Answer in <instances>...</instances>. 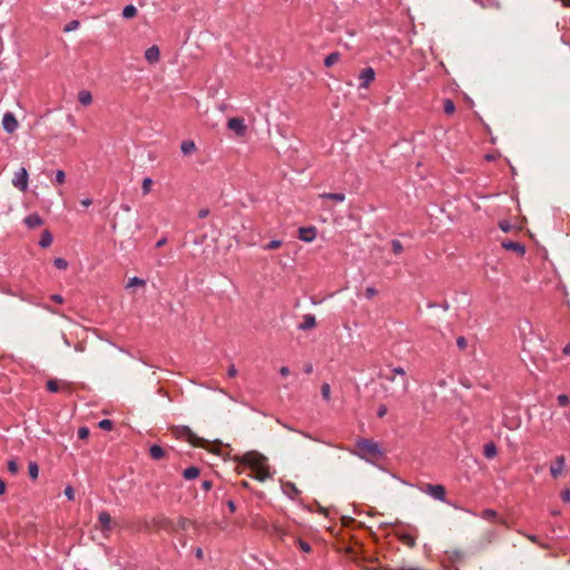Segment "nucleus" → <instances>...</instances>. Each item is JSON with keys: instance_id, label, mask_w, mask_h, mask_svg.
Wrapping results in <instances>:
<instances>
[{"instance_id": "nucleus-1", "label": "nucleus", "mask_w": 570, "mask_h": 570, "mask_svg": "<svg viewBox=\"0 0 570 570\" xmlns=\"http://www.w3.org/2000/svg\"><path fill=\"white\" fill-rule=\"evenodd\" d=\"M357 451L353 452L361 459L367 460V455L380 459L384 455L382 446L370 439H360L356 441Z\"/></svg>"}, {"instance_id": "nucleus-2", "label": "nucleus", "mask_w": 570, "mask_h": 570, "mask_svg": "<svg viewBox=\"0 0 570 570\" xmlns=\"http://www.w3.org/2000/svg\"><path fill=\"white\" fill-rule=\"evenodd\" d=\"M391 373L394 375H399L400 380L396 382L397 387L393 389L389 393V396H391L392 399H395V400H400L407 393L409 387H410V382L406 376L405 370L401 366L393 367Z\"/></svg>"}, {"instance_id": "nucleus-3", "label": "nucleus", "mask_w": 570, "mask_h": 570, "mask_svg": "<svg viewBox=\"0 0 570 570\" xmlns=\"http://www.w3.org/2000/svg\"><path fill=\"white\" fill-rule=\"evenodd\" d=\"M421 491L436 501L446 503L453 507L454 509H460L455 503H452L446 500V491L442 484L426 483L421 488Z\"/></svg>"}, {"instance_id": "nucleus-4", "label": "nucleus", "mask_w": 570, "mask_h": 570, "mask_svg": "<svg viewBox=\"0 0 570 570\" xmlns=\"http://www.w3.org/2000/svg\"><path fill=\"white\" fill-rule=\"evenodd\" d=\"M242 462L253 470L267 465V458L258 452H247L244 454Z\"/></svg>"}, {"instance_id": "nucleus-5", "label": "nucleus", "mask_w": 570, "mask_h": 570, "mask_svg": "<svg viewBox=\"0 0 570 570\" xmlns=\"http://www.w3.org/2000/svg\"><path fill=\"white\" fill-rule=\"evenodd\" d=\"M28 180V170L24 167H21L18 171L14 173V176L12 178V185L20 191H27L29 186Z\"/></svg>"}, {"instance_id": "nucleus-6", "label": "nucleus", "mask_w": 570, "mask_h": 570, "mask_svg": "<svg viewBox=\"0 0 570 570\" xmlns=\"http://www.w3.org/2000/svg\"><path fill=\"white\" fill-rule=\"evenodd\" d=\"M176 436L184 439L194 445H198L197 435L190 430L189 426L183 425L175 429Z\"/></svg>"}, {"instance_id": "nucleus-7", "label": "nucleus", "mask_w": 570, "mask_h": 570, "mask_svg": "<svg viewBox=\"0 0 570 570\" xmlns=\"http://www.w3.org/2000/svg\"><path fill=\"white\" fill-rule=\"evenodd\" d=\"M227 127L234 131L238 137H243L246 134L247 127L243 118L234 117L227 121Z\"/></svg>"}, {"instance_id": "nucleus-8", "label": "nucleus", "mask_w": 570, "mask_h": 570, "mask_svg": "<svg viewBox=\"0 0 570 570\" xmlns=\"http://www.w3.org/2000/svg\"><path fill=\"white\" fill-rule=\"evenodd\" d=\"M18 120L13 112L7 111L2 118L3 130L8 134H12L18 129Z\"/></svg>"}, {"instance_id": "nucleus-9", "label": "nucleus", "mask_w": 570, "mask_h": 570, "mask_svg": "<svg viewBox=\"0 0 570 570\" xmlns=\"http://www.w3.org/2000/svg\"><path fill=\"white\" fill-rule=\"evenodd\" d=\"M566 468V458L563 455H558L552 464L550 465V474L553 479H558L562 475Z\"/></svg>"}, {"instance_id": "nucleus-10", "label": "nucleus", "mask_w": 570, "mask_h": 570, "mask_svg": "<svg viewBox=\"0 0 570 570\" xmlns=\"http://www.w3.org/2000/svg\"><path fill=\"white\" fill-rule=\"evenodd\" d=\"M360 88H367L375 78V70L372 67L363 68L360 72Z\"/></svg>"}, {"instance_id": "nucleus-11", "label": "nucleus", "mask_w": 570, "mask_h": 570, "mask_svg": "<svg viewBox=\"0 0 570 570\" xmlns=\"http://www.w3.org/2000/svg\"><path fill=\"white\" fill-rule=\"evenodd\" d=\"M163 524L161 527L168 531H173V532H177L178 529L180 530H186L187 525H188V520L184 517H180L178 519V523L177 525H175L170 520L168 519H164L163 521Z\"/></svg>"}, {"instance_id": "nucleus-12", "label": "nucleus", "mask_w": 570, "mask_h": 570, "mask_svg": "<svg viewBox=\"0 0 570 570\" xmlns=\"http://www.w3.org/2000/svg\"><path fill=\"white\" fill-rule=\"evenodd\" d=\"M298 238L302 242H305V243L313 242L316 238V228L313 227V226H311V227H301L298 229Z\"/></svg>"}, {"instance_id": "nucleus-13", "label": "nucleus", "mask_w": 570, "mask_h": 570, "mask_svg": "<svg viewBox=\"0 0 570 570\" xmlns=\"http://www.w3.org/2000/svg\"><path fill=\"white\" fill-rule=\"evenodd\" d=\"M282 489L283 493L291 500H295L301 494V490L296 487V484L289 481L285 482L282 485Z\"/></svg>"}, {"instance_id": "nucleus-14", "label": "nucleus", "mask_w": 570, "mask_h": 570, "mask_svg": "<svg viewBox=\"0 0 570 570\" xmlns=\"http://www.w3.org/2000/svg\"><path fill=\"white\" fill-rule=\"evenodd\" d=\"M23 223L26 224V226L28 228L32 229V228H37V227L41 226L43 224V220H42V218L40 217L39 214L32 213V214H29L23 219Z\"/></svg>"}, {"instance_id": "nucleus-15", "label": "nucleus", "mask_w": 570, "mask_h": 570, "mask_svg": "<svg viewBox=\"0 0 570 570\" xmlns=\"http://www.w3.org/2000/svg\"><path fill=\"white\" fill-rule=\"evenodd\" d=\"M316 325V317L313 314H305L303 316V322L298 324L297 328L299 331H308Z\"/></svg>"}, {"instance_id": "nucleus-16", "label": "nucleus", "mask_w": 570, "mask_h": 570, "mask_svg": "<svg viewBox=\"0 0 570 570\" xmlns=\"http://www.w3.org/2000/svg\"><path fill=\"white\" fill-rule=\"evenodd\" d=\"M160 51L157 46H151L145 51V59L149 63H156L159 61Z\"/></svg>"}, {"instance_id": "nucleus-17", "label": "nucleus", "mask_w": 570, "mask_h": 570, "mask_svg": "<svg viewBox=\"0 0 570 570\" xmlns=\"http://www.w3.org/2000/svg\"><path fill=\"white\" fill-rule=\"evenodd\" d=\"M502 247L508 250H514L521 256L524 255V253H525L524 245H522L521 243H518V242H512V240L503 242Z\"/></svg>"}, {"instance_id": "nucleus-18", "label": "nucleus", "mask_w": 570, "mask_h": 570, "mask_svg": "<svg viewBox=\"0 0 570 570\" xmlns=\"http://www.w3.org/2000/svg\"><path fill=\"white\" fill-rule=\"evenodd\" d=\"M98 521L101 524L102 531H110L111 529V518L107 511H100L98 514Z\"/></svg>"}, {"instance_id": "nucleus-19", "label": "nucleus", "mask_w": 570, "mask_h": 570, "mask_svg": "<svg viewBox=\"0 0 570 570\" xmlns=\"http://www.w3.org/2000/svg\"><path fill=\"white\" fill-rule=\"evenodd\" d=\"M272 476L271 472H269V466L268 464L265 465L264 468H259V469H255V475H254V479L259 481V482H264L266 481L267 479H269Z\"/></svg>"}, {"instance_id": "nucleus-20", "label": "nucleus", "mask_w": 570, "mask_h": 570, "mask_svg": "<svg viewBox=\"0 0 570 570\" xmlns=\"http://www.w3.org/2000/svg\"><path fill=\"white\" fill-rule=\"evenodd\" d=\"M497 454H498V449L493 442H489L483 446V455L487 459H493Z\"/></svg>"}, {"instance_id": "nucleus-21", "label": "nucleus", "mask_w": 570, "mask_h": 570, "mask_svg": "<svg viewBox=\"0 0 570 570\" xmlns=\"http://www.w3.org/2000/svg\"><path fill=\"white\" fill-rule=\"evenodd\" d=\"M180 150L184 155H191L196 151V145L193 140H184L180 144Z\"/></svg>"}, {"instance_id": "nucleus-22", "label": "nucleus", "mask_w": 570, "mask_h": 570, "mask_svg": "<svg viewBox=\"0 0 570 570\" xmlns=\"http://www.w3.org/2000/svg\"><path fill=\"white\" fill-rule=\"evenodd\" d=\"M149 454L154 460H160L165 456V451L160 445L153 444L149 448Z\"/></svg>"}, {"instance_id": "nucleus-23", "label": "nucleus", "mask_w": 570, "mask_h": 570, "mask_svg": "<svg viewBox=\"0 0 570 570\" xmlns=\"http://www.w3.org/2000/svg\"><path fill=\"white\" fill-rule=\"evenodd\" d=\"M53 237L49 230H45L39 239V246L42 248L49 247L52 244Z\"/></svg>"}, {"instance_id": "nucleus-24", "label": "nucleus", "mask_w": 570, "mask_h": 570, "mask_svg": "<svg viewBox=\"0 0 570 570\" xmlns=\"http://www.w3.org/2000/svg\"><path fill=\"white\" fill-rule=\"evenodd\" d=\"M320 197L323 199L335 200L337 203H343L345 200L344 193H323L320 195Z\"/></svg>"}, {"instance_id": "nucleus-25", "label": "nucleus", "mask_w": 570, "mask_h": 570, "mask_svg": "<svg viewBox=\"0 0 570 570\" xmlns=\"http://www.w3.org/2000/svg\"><path fill=\"white\" fill-rule=\"evenodd\" d=\"M200 471L197 466H188L183 471V476L186 480H194L199 475Z\"/></svg>"}, {"instance_id": "nucleus-26", "label": "nucleus", "mask_w": 570, "mask_h": 570, "mask_svg": "<svg viewBox=\"0 0 570 570\" xmlns=\"http://www.w3.org/2000/svg\"><path fill=\"white\" fill-rule=\"evenodd\" d=\"M558 423L562 430L568 431L570 425V411H564L562 416L558 419Z\"/></svg>"}, {"instance_id": "nucleus-27", "label": "nucleus", "mask_w": 570, "mask_h": 570, "mask_svg": "<svg viewBox=\"0 0 570 570\" xmlns=\"http://www.w3.org/2000/svg\"><path fill=\"white\" fill-rule=\"evenodd\" d=\"M79 102L83 106H88L92 101V96L88 90H81L78 95Z\"/></svg>"}, {"instance_id": "nucleus-28", "label": "nucleus", "mask_w": 570, "mask_h": 570, "mask_svg": "<svg viewBox=\"0 0 570 570\" xmlns=\"http://www.w3.org/2000/svg\"><path fill=\"white\" fill-rule=\"evenodd\" d=\"M137 14V9L134 4H127L124 7L121 16L125 19H131Z\"/></svg>"}, {"instance_id": "nucleus-29", "label": "nucleus", "mask_w": 570, "mask_h": 570, "mask_svg": "<svg viewBox=\"0 0 570 570\" xmlns=\"http://www.w3.org/2000/svg\"><path fill=\"white\" fill-rule=\"evenodd\" d=\"M28 474L31 480H36L39 475V465L37 462L31 461L28 464Z\"/></svg>"}, {"instance_id": "nucleus-30", "label": "nucleus", "mask_w": 570, "mask_h": 570, "mask_svg": "<svg viewBox=\"0 0 570 570\" xmlns=\"http://www.w3.org/2000/svg\"><path fill=\"white\" fill-rule=\"evenodd\" d=\"M340 57L341 55L337 51L330 53L324 60L325 67L334 66L340 60Z\"/></svg>"}, {"instance_id": "nucleus-31", "label": "nucleus", "mask_w": 570, "mask_h": 570, "mask_svg": "<svg viewBox=\"0 0 570 570\" xmlns=\"http://www.w3.org/2000/svg\"><path fill=\"white\" fill-rule=\"evenodd\" d=\"M518 532L522 535H524L525 538H528L531 542L535 543V544H539L541 548L543 549H547L548 548V544L543 543L540 541L539 537L535 535V534H530V533H525L523 532L522 530H518Z\"/></svg>"}, {"instance_id": "nucleus-32", "label": "nucleus", "mask_w": 570, "mask_h": 570, "mask_svg": "<svg viewBox=\"0 0 570 570\" xmlns=\"http://www.w3.org/2000/svg\"><path fill=\"white\" fill-rule=\"evenodd\" d=\"M65 180H66L65 171L62 169L56 170L52 183H55L56 185H62L65 183Z\"/></svg>"}, {"instance_id": "nucleus-33", "label": "nucleus", "mask_w": 570, "mask_h": 570, "mask_svg": "<svg viewBox=\"0 0 570 570\" xmlns=\"http://www.w3.org/2000/svg\"><path fill=\"white\" fill-rule=\"evenodd\" d=\"M321 394L324 401L328 402L331 400V386L328 383L321 385Z\"/></svg>"}, {"instance_id": "nucleus-34", "label": "nucleus", "mask_w": 570, "mask_h": 570, "mask_svg": "<svg viewBox=\"0 0 570 570\" xmlns=\"http://www.w3.org/2000/svg\"><path fill=\"white\" fill-rule=\"evenodd\" d=\"M474 1L483 8H498L499 7L498 0H474Z\"/></svg>"}, {"instance_id": "nucleus-35", "label": "nucleus", "mask_w": 570, "mask_h": 570, "mask_svg": "<svg viewBox=\"0 0 570 570\" xmlns=\"http://www.w3.org/2000/svg\"><path fill=\"white\" fill-rule=\"evenodd\" d=\"M400 539H401V541H402L404 544H406V546H409V547H411V548L415 547V544H416L414 537H412V535H411V534H409V533H404V534H402V535L400 537Z\"/></svg>"}, {"instance_id": "nucleus-36", "label": "nucleus", "mask_w": 570, "mask_h": 570, "mask_svg": "<svg viewBox=\"0 0 570 570\" xmlns=\"http://www.w3.org/2000/svg\"><path fill=\"white\" fill-rule=\"evenodd\" d=\"M46 387L49 392L51 393H56L59 391V384H58V381L55 380V379H50L47 381L46 383Z\"/></svg>"}, {"instance_id": "nucleus-37", "label": "nucleus", "mask_w": 570, "mask_h": 570, "mask_svg": "<svg viewBox=\"0 0 570 570\" xmlns=\"http://www.w3.org/2000/svg\"><path fill=\"white\" fill-rule=\"evenodd\" d=\"M443 108H444V112L446 115H452L455 111V105H454V102L451 99H445L444 100Z\"/></svg>"}, {"instance_id": "nucleus-38", "label": "nucleus", "mask_w": 570, "mask_h": 570, "mask_svg": "<svg viewBox=\"0 0 570 570\" xmlns=\"http://www.w3.org/2000/svg\"><path fill=\"white\" fill-rule=\"evenodd\" d=\"M98 426L101 429V430H105V431H111L112 428H114V422L109 419H104L101 420L99 423H98Z\"/></svg>"}, {"instance_id": "nucleus-39", "label": "nucleus", "mask_w": 570, "mask_h": 570, "mask_svg": "<svg viewBox=\"0 0 570 570\" xmlns=\"http://www.w3.org/2000/svg\"><path fill=\"white\" fill-rule=\"evenodd\" d=\"M391 246H392V252L396 255L401 254L403 250V245L399 239H392Z\"/></svg>"}, {"instance_id": "nucleus-40", "label": "nucleus", "mask_w": 570, "mask_h": 570, "mask_svg": "<svg viewBox=\"0 0 570 570\" xmlns=\"http://www.w3.org/2000/svg\"><path fill=\"white\" fill-rule=\"evenodd\" d=\"M153 185V179L150 177H145L142 180L141 189L142 194H148L150 191V187Z\"/></svg>"}, {"instance_id": "nucleus-41", "label": "nucleus", "mask_w": 570, "mask_h": 570, "mask_svg": "<svg viewBox=\"0 0 570 570\" xmlns=\"http://www.w3.org/2000/svg\"><path fill=\"white\" fill-rule=\"evenodd\" d=\"M282 244H283V240H281V239H273V240H271L269 243H267L266 245H264V249H266V250L276 249V248H278Z\"/></svg>"}, {"instance_id": "nucleus-42", "label": "nucleus", "mask_w": 570, "mask_h": 570, "mask_svg": "<svg viewBox=\"0 0 570 570\" xmlns=\"http://www.w3.org/2000/svg\"><path fill=\"white\" fill-rule=\"evenodd\" d=\"M8 471L11 474H17L19 471V466L16 459H11L8 461Z\"/></svg>"}, {"instance_id": "nucleus-43", "label": "nucleus", "mask_w": 570, "mask_h": 570, "mask_svg": "<svg viewBox=\"0 0 570 570\" xmlns=\"http://www.w3.org/2000/svg\"><path fill=\"white\" fill-rule=\"evenodd\" d=\"M53 265L58 268V269H66L67 266H68V262L62 258V257H57L55 258L53 261Z\"/></svg>"}, {"instance_id": "nucleus-44", "label": "nucleus", "mask_w": 570, "mask_h": 570, "mask_svg": "<svg viewBox=\"0 0 570 570\" xmlns=\"http://www.w3.org/2000/svg\"><path fill=\"white\" fill-rule=\"evenodd\" d=\"M79 24H80V23H79V21H78V20H71L70 22H68V23L65 26L63 31H65V32H71V31H73V30L78 29Z\"/></svg>"}, {"instance_id": "nucleus-45", "label": "nucleus", "mask_w": 570, "mask_h": 570, "mask_svg": "<svg viewBox=\"0 0 570 570\" xmlns=\"http://www.w3.org/2000/svg\"><path fill=\"white\" fill-rule=\"evenodd\" d=\"M497 515H498V513L493 509H485L481 513V518H483V519H494V518H497Z\"/></svg>"}, {"instance_id": "nucleus-46", "label": "nucleus", "mask_w": 570, "mask_h": 570, "mask_svg": "<svg viewBox=\"0 0 570 570\" xmlns=\"http://www.w3.org/2000/svg\"><path fill=\"white\" fill-rule=\"evenodd\" d=\"M145 281L142 278H139L137 276H134L131 277L129 281H128V284H127V287H134V286H138V285H145Z\"/></svg>"}, {"instance_id": "nucleus-47", "label": "nucleus", "mask_w": 570, "mask_h": 570, "mask_svg": "<svg viewBox=\"0 0 570 570\" xmlns=\"http://www.w3.org/2000/svg\"><path fill=\"white\" fill-rule=\"evenodd\" d=\"M89 429L87 426H81L78 429L77 435L80 440H85L89 436Z\"/></svg>"}, {"instance_id": "nucleus-48", "label": "nucleus", "mask_w": 570, "mask_h": 570, "mask_svg": "<svg viewBox=\"0 0 570 570\" xmlns=\"http://www.w3.org/2000/svg\"><path fill=\"white\" fill-rule=\"evenodd\" d=\"M557 400L560 406H567L570 402V399L567 394H559Z\"/></svg>"}, {"instance_id": "nucleus-49", "label": "nucleus", "mask_w": 570, "mask_h": 570, "mask_svg": "<svg viewBox=\"0 0 570 570\" xmlns=\"http://www.w3.org/2000/svg\"><path fill=\"white\" fill-rule=\"evenodd\" d=\"M376 294H377V291L374 287L368 286L365 288L364 296L367 299H372Z\"/></svg>"}, {"instance_id": "nucleus-50", "label": "nucleus", "mask_w": 570, "mask_h": 570, "mask_svg": "<svg viewBox=\"0 0 570 570\" xmlns=\"http://www.w3.org/2000/svg\"><path fill=\"white\" fill-rule=\"evenodd\" d=\"M499 227L502 232H510L512 229V225L508 220H501L499 223Z\"/></svg>"}, {"instance_id": "nucleus-51", "label": "nucleus", "mask_w": 570, "mask_h": 570, "mask_svg": "<svg viewBox=\"0 0 570 570\" xmlns=\"http://www.w3.org/2000/svg\"><path fill=\"white\" fill-rule=\"evenodd\" d=\"M456 345L460 350H465L468 346V342L464 336H459L456 338Z\"/></svg>"}, {"instance_id": "nucleus-52", "label": "nucleus", "mask_w": 570, "mask_h": 570, "mask_svg": "<svg viewBox=\"0 0 570 570\" xmlns=\"http://www.w3.org/2000/svg\"><path fill=\"white\" fill-rule=\"evenodd\" d=\"M298 547L304 552H309L312 549L311 544L304 540H298Z\"/></svg>"}, {"instance_id": "nucleus-53", "label": "nucleus", "mask_w": 570, "mask_h": 570, "mask_svg": "<svg viewBox=\"0 0 570 570\" xmlns=\"http://www.w3.org/2000/svg\"><path fill=\"white\" fill-rule=\"evenodd\" d=\"M65 495L69 499V500H73L75 498V491H73V488L71 485H68L66 487L65 491H63Z\"/></svg>"}, {"instance_id": "nucleus-54", "label": "nucleus", "mask_w": 570, "mask_h": 570, "mask_svg": "<svg viewBox=\"0 0 570 570\" xmlns=\"http://www.w3.org/2000/svg\"><path fill=\"white\" fill-rule=\"evenodd\" d=\"M379 376L390 382H396L394 374L380 373Z\"/></svg>"}, {"instance_id": "nucleus-55", "label": "nucleus", "mask_w": 570, "mask_h": 570, "mask_svg": "<svg viewBox=\"0 0 570 570\" xmlns=\"http://www.w3.org/2000/svg\"><path fill=\"white\" fill-rule=\"evenodd\" d=\"M561 499H562L564 502H570V489H564V490L561 492Z\"/></svg>"}, {"instance_id": "nucleus-56", "label": "nucleus", "mask_w": 570, "mask_h": 570, "mask_svg": "<svg viewBox=\"0 0 570 570\" xmlns=\"http://www.w3.org/2000/svg\"><path fill=\"white\" fill-rule=\"evenodd\" d=\"M236 374H237V368H236V366H235L234 364H230V365H229V367H228V370H227V375H228L229 377H234V376H236Z\"/></svg>"}, {"instance_id": "nucleus-57", "label": "nucleus", "mask_w": 570, "mask_h": 570, "mask_svg": "<svg viewBox=\"0 0 570 570\" xmlns=\"http://www.w3.org/2000/svg\"><path fill=\"white\" fill-rule=\"evenodd\" d=\"M386 413H387V407L384 404L380 405L377 409V416L383 417Z\"/></svg>"}, {"instance_id": "nucleus-58", "label": "nucleus", "mask_w": 570, "mask_h": 570, "mask_svg": "<svg viewBox=\"0 0 570 570\" xmlns=\"http://www.w3.org/2000/svg\"><path fill=\"white\" fill-rule=\"evenodd\" d=\"M212 487H213V483H212V481H210V480H204V481L202 482V489H203V490H205V491L210 490V489H212Z\"/></svg>"}, {"instance_id": "nucleus-59", "label": "nucleus", "mask_w": 570, "mask_h": 570, "mask_svg": "<svg viewBox=\"0 0 570 570\" xmlns=\"http://www.w3.org/2000/svg\"><path fill=\"white\" fill-rule=\"evenodd\" d=\"M50 298L58 304L63 302V297L60 294H52Z\"/></svg>"}, {"instance_id": "nucleus-60", "label": "nucleus", "mask_w": 570, "mask_h": 570, "mask_svg": "<svg viewBox=\"0 0 570 570\" xmlns=\"http://www.w3.org/2000/svg\"><path fill=\"white\" fill-rule=\"evenodd\" d=\"M73 348L76 352L82 353L85 352V344L79 342L73 346Z\"/></svg>"}, {"instance_id": "nucleus-61", "label": "nucleus", "mask_w": 570, "mask_h": 570, "mask_svg": "<svg viewBox=\"0 0 570 570\" xmlns=\"http://www.w3.org/2000/svg\"><path fill=\"white\" fill-rule=\"evenodd\" d=\"M208 214H209V209L204 208V209H200V210H199V213H198V217H199V218H205V217H207V216H208Z\"/></svg>"}, {"instance_id": "nucleus-62", "label": "nucleus", "mask_w": 570, "mask_h": 570, "mask_svg": "<svg viewBox=\"0 0 570 570\" xmlns=\"http://www.w3.org/2000/svg\"><path fill=\"white\" fill-rule=\"evenodd\" d=\"M313 372V364L311 363H307L304 365V373L305 374H311Z\"/></svg>"}, {"instance_id": "nucleus-63", "label": "nucleus", "mask_w": 570, "mask_h": 570, "mask_svg": "<svg viewBox=\"0 0 570 570\" xmlns=\"http://www.w3.org/2000/svg\"><path fill=\"white\" fill-rule=\"evenodd\" d=\"M227 507L229 509L230 512H235L236 511V504L233 500H228L227 501Z\"/></svg>"}, {"instance_id": "nucleus-64", "label": "nucleus", "mask_w": 570, "mask_h": 570, "mask_svg": "<svg viewBox=\"0 0 570 570\" xmlns=\"http://www.w3.org/2000/svg\"><path fill=\"white\" fill-rule=\"evenodd\" d=\"M399 570H423V569L419 568V567H401V568H399Z\"/></svg>"}]
</instances>
